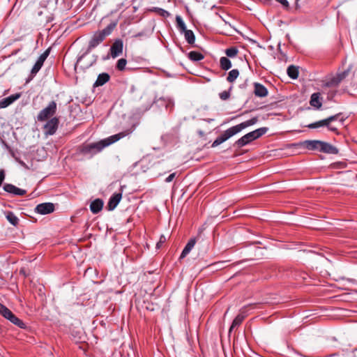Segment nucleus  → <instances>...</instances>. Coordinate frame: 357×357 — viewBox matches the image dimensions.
Segmentation results:
<instances>
[{
	"label": "nucleus",
	"instance_id": "1",
	"mask_svg": "<svg viewBox=\"0 0 357 357\" xmlns=\"http://www.w3.org/2000/svg\"><path fill=\"white\" fill-rule=\"evenodd\" d=\"M127 135V132H121L97 142L84 143L78 146L77 153L89 158H91L93 155L102 151L105 147L115 143Z\"/></svg>",
	"mask_w": 357,
	"mask_h": 357
},
{
	"label": "nucleus",
	"instance_id": "2",
	"mask_svg": "<svg viewBox=\"0 0 357 357\" xmlns=\"http://www.w3.org/2000/svg\"><path fill=\"white\" fill-rule=\"evenodd\" d=\"M298 149L317 151L328 154H337L338 149L329 143L320 140H305L291 144V153L296 154Z\"/></svg>",
	"mask_w": 357,
	"mask_h": 357
},
{
	"label": "nucleus",
	"instance_id": "3",
	"mask_svg": "<svg viewBox=\"0 0 357 357\" xmlns=\"http://www.w3.org/2000/svg\"><path fill=\"white\" fill-rule=\"evenodd\" d=\"M116 26V23H110L102 30L98 31L93 33L91 39L90 40V41L89 43V46H88L86 52L83 55L80 56L78 58L77 63L75 64V68H77L78 63L82 59V58L86 54H87L93 49L96 47L99 44H100L106 38L107 36H108L109 35H110L112 33V31L114 29Z\"/></svg>",
	"mask_w": 357,
	"mask_h": 357
},
{
	"label": "nucleus",
	"instance_id": "4",
	"mask_svg": "<svg viewBox=\"0 0 357 357\" xmlns=\"http://www.w3.org/2000/svg\"><path fill=\"white\" fill-rule=\"evenodd\" d=\"M257 121V117H253L248 121L242 122L238 125L228 128L227 130L224 131V132L221 135L222 136V137H224L225 141H227L228 139H229L234 135L241 132L243 129L255 124Z\"/></svg>",
	"mask_w": 357,
	"mask_h": 357
},
{
	"label": "nucleus",
	"instance_id": "5",
	"mask_svg": "<svg viewBox=\"0 0 357 357\" xmlns=\"http://www.w3.org/2000/svg\"><path fill=\"white\" fill-rule=\"evenodd\" d=\"M267 130L268 128L265 127L258 128L254 131L247 133L246 135L238 139L235 144L239 148L243 147L249 144L250 142H252L253 140L257 139L263 135H264L267 132Z\"/></svg>",
	"mask_w": 357,
	"mask_h": 357
},
{
	"label": "nucleus",
	"instance_id": "6",
	"mask_svg": "<svg viewBox=\"0 0 357 357\" xmlns=\"http://www.w3.org/2000/svg\"><path fill=\"white\" fill-rule=\"evenodd\" d=\"M56 111V103L54 101H52L49 105L42 109L38 114L37 119L39 121H44L49 117L53 116Z\"/></svg>",
	"mask_w": 357,
	"mask_h": 357
},
{
	"label": "nucleus",
	"instance_id": "7",
	"mask_svg": "<svg viewBox=\"0 0 357 357\" xmlns=\"http://www.w3.org/2000/svg\"><path fill=\"white\" fill-rule=\"evenodd\" d=\"M123 43L121 39H116L110 47V55L115 59L123 53Z\"/></svg>",
	"mask_w": 357,
	"mask_h": 357
},
{
	"label": "nucleus",
	"instance_id": "8",
	"mask_svg": "<svg viewBox=\"0 0 357 357\" xmlns=\"http://www.w3.org/2000/svg\"><path fill=\"white\" fill-rule=\"evenodd\" d=\"M59 126V119L56 117L52 118L44 126V131L46 135H54Z\"/></svg>",
	"mask_w": 357,
	"mask_h": 357
},
{
	"label": "nucleus",
	"instance_id": "9",
	"mask_svg": "<svg viewBox=\"0 0 357 357\" xmlns=\"http://www.w3.org/2000/svg\"><path fill=\"white\" fill-rule=\"evenodd\" d=\"M50 54V49H47L45 50L38 59L36 63L34 64L33 67L31 69V75H35L38 73V72L42 68L45 61L47 58L48 55Z\"/></svg>",
	"mask_w": 357,
	"mask_h": 357
},
{
	"label": "nucleus",
	"instance_id": "10",
	"mask_svg": "<svg viewBox=\"0 0 357 357\" xmlns=\"http://www.w3.org/2000/svg\"><path fill=\"white\" fill-rule=\"evenodd\" d=\"M54 211V205L50 202L39 204L36 206L35 211L41 215H46Z\"/></svg>",
	"mask_w": 357,
	"mask_h": 357
},
{
	"label": "nucleus",
	"instance_id": "11",
	"mask_svg": "<svg viewBox=\"0 0 357 357\" xmlns=\"http://www.w3.org/2000/svg\"><path fill=\"white\" fill-rule=\"evenodd\" d=\"M349 75V70H344L340 73H337L335 76L330 79L326 85L328 86H337L344 79H345Z\"/></svg>",
	"mask_w": 357,
	"mask_h": 357
},
{
	"label": "nucleus",
	"instance_id": "12",
	"mask_svg": "<svg viewBox=\"0 0 357 357\" xmlns=\"http://www.w3.org/2000/svg\"><path fill=\"white\" fill-rule=\"evenodd\" d=\"M3 190L8 193L18 196H23L26 193L25 190L19 188L15 185L10 183H6L3 185Z\"/></svg>",
	"mask_w": 357,
	"mask_h": 357
},
{
	"label": "nucleus",
	"instance_id": "13",
	"mask_svg": "<svg viewBox=\"0 0 357 357\" xmlns=\"http://www.w3.org/2000/svg\"><path fill=\"white\" fill-rule=\"evenodd\" d=\"M322 126L327 127L328 129L332 132H337V128L333 125H328L326 119L310 123L307 126V127L311 129L318 128Z\"/></svg>",
	"mask_w": 357,
	"mask_h": 357
},
{
	"label": "nucleus",
	"instance_id": "14",
	"mask_svg": "<svg viewBox=\"0 0 357 357\" xmlns=\"http://www.w3.org/2000/svg\"><path fill=\"white\" fill-rule=\"evenodd\" d=\"M248 307H243L241 310L240 313L235 317V319L233 320L231 326L229 328V333L236 326H238L241 324L243 321L246 317L245 311L246 308Z\"/></svg>",
	"mask_w": 357,
	"mask_h": 357
},
{
	"label": "nucleus",
	"instance_id": "15",
	"mask_svg": "<svg viewBox=\"0 0 357 357\" xmlns=\"http://www.w3.org/2000/svg\"><path fill=\"white\" fill-rule=\"evenodd\" d=\"M122 198V193L118 192L114 193L109 199L107 203V209L109 211H113L120 202Z\"/></svg>",
	"mask_w": 357,
	"mask_h": 357
},
{
	"label": "nucleus",
	"instance_id": "16",
	"mask_svg": "<svg viewBox=\"0 0 357 357\" xmlns=\"http://www.w3.org/2000/svg\"><path fill=\"white\" fill-rule=\"evenodd\" d=\"M21 97L20 93H17L15 94H13L8 97H6L5 98H3L0 100V107L1 108H5L11 105L13 102H14L15 100L19 99Z\"/></svg>",
	"mask_w": 357,
	"mask_h": 357
},
{
	"label": "nucleus",
	"instance_id": "17",
	"mask_svg": "<svg viewBox=\"0 0 357 357\" xmlns=\"http://www.w3.org/2000/svg\"><path fill=\"white\" fill-rule=\"evenodd\" d=\"M254 93L256 96L263 98L268 95L267 89L261 84L254 83Z\"/></svg>",
	"mask_w": 357,
	"mask_h": 357
},
{
	"label": "nucleus",
	"instance_id": "18",
	"mask_svg": "<svg viewBox=\"0 0 357 357\" xmlns=\"http://www.w3.org/2000/svg\"><path fill=\"white\" fill-rule=\"evenodd\" d=\"M103 207V202L100 199L93 200L90 204V210L93 214L99 213Z\"/></svg>",
	"mask_w": 357,
	"mask_h": 357
},
{
	"label": "nucleus",
	"instance_id": "19",
	"mask_svg": "<svg viewBox=\"0 0 357 357\" xmlns=\"http://www.w3.org/2000/svg\"><path fill=\"white\" fill-rule=\"evenodd\" d=\"M195 243L196 239L195 238L190 239L189 241L185 245V248H183L181 254L180 258L183 259L194 248Z\"/></svg>",
	"mask_w": 357,
	"mask_h": 357
},
{
	"label": "nucleus",
	"instance_id": "20",
	"mask_svg": "<svg viewBox=\"0 0 357 357\" xmlns=\"http://www.w3.org/2000/svg\"><path fill=\"white\" fill-rule=\"evenodd\" d=\"M310 103L311 106L317 109H319L322 105L320 98V94L319 93H314L312 94Z\"/></svg>",
	"mask_w": 357,
	"mask_h": 357
},
{
	"label": "nucleus",
	"instance_id": "21",
	"mask_svg": "<svg viewBox=\"0 0 357 357\" xmlns=\"http://www.w3.org/2000/svg\"><path fill=\"white\" fill-rule=\"evenodd\" d=\"M109 75L106 73L100 74L94 84L95 86H102L109 80Z\"/></svg>",
	"mask_w": 357,
	"mask_h": 357
},
{
	"label": "nucleus",
	"instance_id": "22",
	"mask_svg": "<svg viewBox=\"0 0 357 357\" xmlns=\"http://www.w3.org/2000/svg\"><path fill=\"white\" fill-rule=\"evenodd\" d=\"M7 220L13 226L16 227L19 224V218L12 211L5 212Z\"/></svg>",
	"mask_w": 357,
	"mask_h": 357
},
{
	"label": "nucleus",
	"instance_id": "23",
	"mask_svg": "<svg viewBox=\"0 0 357 357\" xmlns=\"http://www.w3.org/2000/svg\"><path fill=\"white\" fill-rule=\"evenodd\" d=\"M9 320L11 323L15 324V326L20 327V328H25L26 324L18 317H17L13 312L10 314V315L7 319Z\"/></svg>",
	"mask_w": 357,
	"mask_h": 357
},
{
	"label": "nucleus",
	"instance_id": "24",
	"mask_svg": "<svg viewBox=\"0 0 357 357\" xmlns=\"http://www.w3.org/2000/svg\"><path fill=\"white\" fill-rule=\"evenodd\" d=\"M220 66L221 69L227 70L231 68V62L227 57L222 56L220 59Z\"/></svg>",
	"mask_w": 357,
	"mask_h": 357
},
{
	"label": "nucleus",
	"instance_id": "25",
	"mask_svg": "<svg viewBox=\"0 0 357 357\" xmlns=\"http://www.w3.org/2000/svg\"><path fill=\"white\" fill-rule=\"evenodd\" d=\"M184 33L185 39L190 45H193L195 41V36L192 31L186 29L183 32Z\"/></svg>",
	"mask_w": 357,
	"mask_h": 357
},
{
	"label": "nucleus",
	"instance_id": "26",
	"mask_svg": "<svg viewBox=\"0 0 357 357\" xmlns=\"http://www.w3.org/2000/svg\"><path fill=\"white\" fill-rule=\"evenodd\" d=\"M188 58L192 61H199L204 58V56L196 51H191L188 53Z\"/></svg>",
	"mask_w": 357,
	"mask_h": 357
},
{
	"label": "nucleus",
	"instance_id": "27",
	"mask_svg": "<svg viewBox=\"0 0 357 357\" xmlns=\"http://www.w3.org/2000/svg\"><path fill=\"white\" fill-rule=\"evenodd\" d=\"M342 116V114L338 113L335 115L331 116L328 117L326 119V120H327L328 125H331V122H333L334 121H337V120H338L341 123V124H343L344 121H345V118H344L343 116Z\"/></svg>",
	"mask_w": 357,
	"mask_h": 357
},
{
	"label": "nucleus",
	"instance_id": "28",
	"mask_svg": "<svg viewBox=\"0 0 357 357\" xmlns=\"http://www.w3.org/2000/svg\"><path fill=\"white\" fill-rule=\"evenodd\" d=\"M239 75V71L237 69H233L229 72L227 77V82L232 83L234 82Z\"/></svg>",
	"mask_w": 357,
	"mask_h": 357
},
{
	"label": "nucleus",
	"instance_id": "29",
	"mask_svg": "<svg viewBox=\"0 0 357 357\" xmlns=\"http://www.w3.org/2000/svg\"><path fill=\"white\" fill-rule=\"evenodd\" d=\"M238 50L236 47L227 48L225 50L226 57L234 58L238 54Z\"/></svg>",
	"mask_w": 357,
	"mask_h": 357
},
{
	"label": "nucleus",
	"instance_id": "30",
	"mask_svg": "<svg viewBox=\"0 0 357 357\" xmlns=\"http://www.w3.org/2000/svg\"><path fill=\"white\" fill-rule=\"evenodd\" d=\"M11 313L12 312L7 307L0 303V314L7 319Z\"/></svg>",
	"mask_w": 357,
	"mask_h": 357
},
{
	"label": "nucleus",
	"instance_id": "31",
	"mask_svg": "<svg viewBox=\"0 0 357 357\" xmlns=\"http://www.w3.org/2000/svg\"><path fill=\"white\" fill-rule=\"evenodd\" d=\"M11 313L12 312L7 307L0 303V314L7 319Z\"/></svg>",
	"mask_w": 357,
	"mask_h": 357
},
{
	"label": "nucleus",
	"instance_id": "32",
	"mask_svg": "<svg viewBox=\"0 0 357 357\" xmlns=\"http://www.w3.org/2000/svg\"><path fill=\"white\" fill-rule=\"evenodd\" d=\"M176 21L177 26L179 29V30L181 31V32H183L184 31H185L187 29L185 22H183V19L180 16H176Z\"/></svg>",
	"mask_w": 357,
	"mask_h": 357
},
{
	"label": "nucleus",
	"instance_id": "33",
	"mask_svg": "<svg viewBox=\"0 0 357 357\" xmlns=\"http://www.w3.org/2000/svg\"><path fill=\"white\" fill-rule=\"evenodd\" d=\"M126 63H127V61L126 59H120L118 60L117 61V63H116V68L119 70H123L126 68Z\"/></svg>",
	"mask_w": 357,
	"mask_h": 357
},
{
	"label": "nucleus",
	"instance_id": "34",
	"mask_svg": "<svg viewBox=\"0 0 357 357\" xmlns=\"http://www.w3.org/2000/svg\"><path fill=\"white\" fill-rule=\"evenodd\" d=\"M299 75V67L291 65V79H296Z\"/></svg>",
	"mask_w": 357,
	"mask_h": 357
},
{
	"label": "nucleus",
	"instance_id": "35",
	"mask_svg": "<svg viewBox=\"0 0 357 357\" xmlns=\"http://www.w3.org/2000/svg\"><path fill=\"white\" fill-rule=\"evenodd\" d=\"M224 142H225V139H224V137H222V135L218 137L213 142L212 145H211V147L214 148V147H216L218 146H219L220 144H221L222 143H223Z\"/></svg>",
	"mask_w": 357,
	"mask_h": 357
},
{
	"label": "nucleus",
	"instance_id": "36",
	"mask_svg": "<svg viewBox=\"0 0 357 357\" xmlns=\"http://www.w3.org/2000/svg\"><path fill=\"white\" fill-rule=\"evenodd\" d=\"M220 98L222 100H227L230 97V92L229 91H224L219 94Z\"/></svg>",
	"mask_w": 357,
	"mask_h": 357
},
{
	"label": "nucleus",
	"instance_id": "37",
	"mask_svg": "<svg viewBox=\"0 0 357 357\" xmlns=\"http://www.w3.org/2000/svg\"><path fill=\"white\" fill-rule=\"evenodd\" d=\"M166 237L164 235H161L158 242L156 244V248L160 249L162 245L166 241Z\"/></svg>",
	"mask_w": 357,
	"mask_h": 357
},
{
	"label": "nucleus",
	"instance_id": "38",
	"mask_svg": "<svg viewBox=\"0 0 357 357\" xmlns=\"http://www.w3.org/2000/svg\"><path fill=\"white\" fill-rule=\"evenodd\" d=\"M176 172H174V173H172L171 174H169L166 178H165V182L166 183H170L172 182L174 178H175L176 176Z\"/></svg>",
	"mask_w": 357,
	"mask_h": 357
},
{
	"label": "nucleus",
	"instance_id": "39",
	"mask_svg": "<svg viewBox=\"0 0 357 357\" xmlns=\"http://www.w3.org/2000/svg\"><path fill=\"white\" fill-rule=\"evenodd\" d=\"M5 179V172L3 169H0V187L1 186Z\"/></svg>",
	"mask_w": 357,
	"mask_h": 357
},
{
	"label": "nucleus",
	"instance_id": "40",
	"mask_svg": "<svg viewBox=\"0 0 357 357\" xmlns=\"http://www.w3.org/2000/svg\"><path fill=\"white\" fill-rule=\"evenodd\" d=\"M278 2L280 3L284 7H289V2L287 0H276Z\"/></svg>",
	"mask_w": 357,
	"mask_h": 357
},
{
	"label": "nucleus",
	"instance_id": "41",
	"mask_svg": "<svg viewBox=\"0 0 357 357\" xmlns=\"http://www.w3.org/2000/svg\"><path fill=\"white\" fill-rule=\"evenodd\" d=\"M20 273L23 275L24 276L26 277L27 275L26 273V271L24 268H21L20 271Z\"/></svg>",
	"mask_w": 357,
	"mask_h": 357
},
{
	"label": "nucleus",
	"instance_id": "42",
	"mask_svg": "<svg viewBox=\"0 0 357 357\" xmlns=\"http://www.w3.org/2000/svg\"><path fill=\"white\" fill-rule=\"evenodd\" d=\"M286 72H287V75L289 77H290V72H291L290 65L287 67Z\"/></svg>",
	"mask_w": 357,
	"mask_h": 357
},
{
	"label": "nucleus",
	"instance_id": "43",
	"mask_svg": "<svg viewBox=\"0 0 357 357\" xmlns=\"http://www.w3.org/2000/svg\"><path fill=\"white\" fill-rule=\"evenodd\" d=\"M279 59L280 60L284 61H287V56L286 54L282 55V57H280Z\"/></svg>",
	"mask_w": 357,
	"mask_h": 357
},
{
	"label": "nucleus",
	"instance_id": "44",
	"mask_svg": "<svg viewBox=\"0 0 357 357\" xmlns=\"http://www.w3.org/2000/svg\"><path fill=\"white\" fill-rule=\"evenodd\" d=\"M19 163H20L21 165L24 166V167H25V166H26V164H25L23 161L20 160V161H19Z\"/></svg>",
	"mask_w": 357,
	"mask_h": 357
},
{
	"label": "nucleus",
	"instance_id": "45",
	"mask_svg": "<svg viewBox=\"0 0 357 357\" xmlns=\"http://www.w3.org/2000/svg\"><path fill=\"white\" fill-rule=\"evenodd\" d=\"M298 0H296V8H296V10H298V8H299V7H298Z\"/></svg>",
	"mask_w": 357,
	"mask_h": 357
},
{
	"label": "nucleus",
	"instance_id": "46",
	"mask_svg": "<svg viewBox=\"0 0 357 357\" xmlns=\"http://www.w3.org/2000/svg\"><path fill=\"white\" fill-rule=\"evenodd\" d=\"M213 121V119H208L206 120V121L208 122V123H210V122H211Z\"/></svg>",
	"mask_w": 357,
	"mask_h": 357
}]
</instances>
